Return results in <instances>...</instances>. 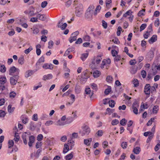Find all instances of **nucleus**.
<instances>
[{"label": "nucleus", "instance_id": "13d9d810", "mask_svg": "<svg viewBox=\"0 0 160 160\" xmlns=\"http://www.w3.org/2000/svg\"><path fill=\"white\" fill-rule=\"evenodd\" d=\"M102 26L103 28L105 29H106L107 28L108 26L107 23L103 20L102 21Z\"/></svg>", "mask_w": 160, "mask_h": 160}, {"label": "nucleus", "instance_id": "f8f14e48", "mask_svg": "<svg viewBox=\"0 0 160 160\" xmlns=\"http://www.w3.org/2000/svg\"><path fill=\"white\" fill-rule=\"evenodd\" d=\"M74 50L75 48L74 47H72L69 48L65 52L64 56H66L68 55L70 52L74 51Z\"/></svg>", "mask_w": 160, "mask_h": 160}, {"label": "nucleus", "instance_id": "72a5a7b5", "mask_svg": "<svg viewBox=\"0 0 160 160\" xmlns=\"http://www.w3.org/2000/svg\"><path fill=\"white\" fill-rule=\"evenodd\" d=\"M23 19H24L23 18L22 19L20 20V24L23 27H24L25 28H27L28 27V24L26 23H23L22 22H21L22 21H23Z\"/></svg>", "mask_w": 160, "mask_h": 160}, {"label": "nucleus", "instance_id": "6ab92c4d", "mask_svg": "<svg viewBox=\"0 0 160 160\" xmlns=\"http://www.w3.org/2000/svg\"><path fill=\"white\" fill-rule=\"evenodd\" d=\"M157 40V36L156 35H153L149 40V42L150 43H153Z\"/></svg>", "mask_w": 160, "mask_h": 160}, {"label": "nucleus", "instance_id": "5701e85b", "mask_svg": "<svg viewBox=\"0 0 160 160\" xmlns=\"http://www.w3.org/2000/svg\"><path fill=\"white\" fill-rule=\"evenodd\" d=\"M85 91L86 94L90 95V98L91 97L93 94V92H91V90L90 88H86Z\"/></svg>", "mask_w": 160, "mask_h": 160}, {"label": "nucleus", "instance_id": "aec40b11", "mask_svg": "<svg viewBox=\"0 0 160 160\" xmlns=\"http://www.w3.org/2000/svg\"><path fill=\"white\" fill-rule=\"evenodd\" d=\"M52 74H49L47 75H45L43 77V79L44 80H49L52 78Z\"/></svg>", "mask_w": 160, "mask_h": 160}, {"label": "nucleus", "instance_id": "20e7f679", "mask_svg": "<svg viewBox=\"0 0 160 160\" xmlns=\"http://www.w3.org/2000/svg\"><path fill=\"white\" fill-rule=\"evenodd\" d=\"M24 13L31 17L34 16L37 14L35 12L34 8L32 7H31L28 11L26 10L25 11Z\"/></svg>", "mask_w": 160, "mask_h": 160}, {"label": "nucleus", "instance_id": "4c0bfd02", "mask_svg": "<svg viewBox=\"0 0 160 160\" xmlns=\"http://www.w3.org/2000/svg\"><path fill=\"white\" fill-rule=\"evenodd\" d=\"M101 8V7L100 5L98 6L95 9L94 14L95 15H96L97 14V12H99Z\"/></svg>", "mask_w": 160, "mask_h": 160}, {"label": "nucleus", "instance_id": "338daca9", "mask_svg": "<svg viewBox=\"0 0 160 160\" xmlns=\"http://www.w3.org/2000/svg\"><path fill=\"white\" fill-rule=\"evenodd\" d=\"M32 119L34 121H37L38 120V115L37 114H34L32 116Z\"/></svg>", "mask_w": 160, "mask_h": 160}, {"label": "nucleus", "instance_id": "a19ab883", "mask_svg": "<svg viewBox=\"0 0 160 160\" xmlns=\"http://www.w3.org/2000/svg\"><path fill=\"white\" fill-rule=\"evenodd\" d=\"M153 135L154 133H151V134H150L149 135L148 137L147 140V142H149L150 141L153 137Z\"/></svg>", "mask_w": 160, "mask_h": 160}, {"label": "nucleus", "instance_id": "a211bd4d", "mask_svg": "<svg viewBox=\"0 0 160 160\" xmlns=\"http://www.w3.org/2000/svg\"><path fill=\"white\" fill-rule=\"evenodd\" d=\"M45 61V58L44 56H42L41 57L38 61V62L36 63V65H39L41 63Z\"/></svg>", "mask_w": 160, "mask_h": 160}, {"label": "nucleus", "instance_id": "37998d69", "mask_svg": "<svg viewBox=\"0 0 160 160\" xmlns=\"http://www.w3.org/2000/svg\"><path fill=\"white\" fill-rule=\"evenodd\" d=\"M24 59L23 57H20L19 58L18 60V63L21 65L22 64L24 63Z\"/></svg>", "mask_w": 160, "mask_h": 160}, {"label": "nucleus", "instance_id": "7c9ffc66", "mask_svg": "<svg viewBox=\"0 0 160 160\" xmlns=\"http://www.w3.org/2000/svg\"><path fill=\"white\" fill-rule=\"evenodd\" d=\"M158 110V106H154L153 108L152 113H153L156 114Z\"/></svg>", "mask_w": 160, "mask_h": 160}, {"label": "nucleus", "instance_id": "5fc2aeb1", "mask_svg": "<svg viewBox=\"0 0 160 160\" xmlns=\"http://www.w3.org/2000/svg\"><path fill=\"white\" fill-rule=\"evenodd\" d=\"M112 77L111 76H108L106 78V80L109 83H110L112 82Z\"/></svg>", "mask_w": 160, "mask_h": 160}, {"label": "nucleus", "instance_id": "603ef678", "mask_svg": "<svg viewBox=\"0 0 160 160\" xmlns=\"http://www.w3.org/2000/svg\"><path fill=\"white\" fill-rule=\"evenodd\" d=\"M8 148H10L11 147H12L13 145L14 142L13 140H11L8 141Z\"/></svg>", "mask_w": 160, "mask_h": 160}, {"label": "nucleus", "instance_id": "4d7b16f0", "mask_svg": "<svg viewBox=\"0 0 160 160\" xmlns=\"http://www.w3.org/2000/svg\"><path fill=\"white\" fill-rule=\"evenodd\" d=\"M48 2L47 1H43L42 2L41 4V6L42 8H45L47 5Z\"/></svg>", "mask_w": 160, "mask_h": 160}, {"label": "nucleus", "instance_id": "9b49d317", "mask_svg": "<svg viewBox=\"0 0 160 160\" xmlns=\"http://www.w3.org/2000/svg\"><path fill=\"white\" fill-rule=\"evenodd\" d=\"M22 137L24 144L25 145L27 144V139L28 137V134L26 132H25L22 135Z\"/></svg>", "mask_w": 160, "mask_h": 160}, {"label": "nucleus", "instance_id": "8fccbe9b", "mask_svg": "<svg viewBox=\"0 0 160 160\" xmlns=\"http://www.w3.org/2000/svg\"><path fill=\"white\" fill-rule=\"evenodd\" d=\"M160 146V140L159 141L158 143L155 146L154 148V150L156 152L158 151L159 149V147Z\"/></svg>", "mask_w": 160, "mask_h": 160}, {"label": "nucleus", "instance_id": "052dcab7", "mask_svg": "<svg viewBox=\"0 0 160 160\" xmlns=\"http://www.w3.org/2000/svg\"><path fill=\"white\" fill-rule=\"evenodd\" d=\"M132 108H138L139 107V104L137 102H134L132 105Z\"/></svg>", "mask_w": 160, "mask_h": 160}, {"label": "nucleus", "instance_id": "c85d7f7f", "mask_svg": "<svg viewBox=\"0 0 160 160\" xmlns=\"http://www.w3.org/2000/svg\"><path fill=\"white\" fill-rule=\"evenodd\" d=\"M32 71H28L25 74V77L26 78H28L29 76H31L32 74Z\"/></svg>", "mask_w": 160, "mask_h": 160}, {"label": "nucleus", "instance_id": "6e6552de", "mask_svg": "<svg viewBox=\"0 0 160 160\" xmlns=\"http://www.w3.org/2000/svg\"><path fill=\"white\" fill-rule=\"evenodd\" d=\"M151 86L149 84H147L145 86L144 92L147 95H149L150 92Z\"/></svg>", "mask_w": 160, "mask_h": 160}, {"label": "nucleus", "instance_id": "a18cd8bd", "mask_svg": "<svg viewBox=\"0 0 160 160\" xmlns=\"http://www.w3.org/2000/svg\"><path fill=\"white\" fill-rule=\"evenodd\" d=\"M126 121L125 118H123L120 121V124L122 126H125L126 125Z\"/></svg>", "mask_w": 160, "mask_h": 160}, {"label": "nucleus", "instance_id": "0e129e2a", "mask_svg": "<svg viewBox=\"0 0 160 160\" xmlns=\"http://www.w3.org/2000/svg\"><path fill=\"white\" fill-rule=\"evenodd\" d=\"M6 114L5 112L2 110L0 111V117L1 118L4 117Z\"/></svg>", "mask_w": 160, "mask_h": 160}, {"label": "nucleus", "instance_id": "bb28decb", "mask_svg": "<svg viewBox=\"0 0 160 160\" xmlns=\"http://www.w3.org/2000/svg\"><path fill=\"white\" fill-rule=\"evenodd\" d=\"M73 157V155L72 152L66 156L65 158L66 160H70Z\"/></svg>", "mask_w": 160, "mask_h": 160}, {"label": "nucleus", "instance_id": "ddd939ff", "mask_svg": "<svg viewBox=\"0 0 160 160\" xmlns=\"http://www.w3.org/2000/svg\"><path fill=\"white\" fill-rule=\"evenodd\" d=\"M42 68L45 69H52L53 68V65L51 64H48V63L44 64L42 66Z\"/></svg>", "mask_w": 160, "mask_h": 160}, {"label": "nucleus", "instance_id": "423d86ee", "mask_svg": "<svg viewBox=\"0 0 160 160\" xmlns=\"http://www.w3.org/2000/svg\"><path fill=\"white\" fill-rule=\"evenodd\" d=\"M102 56L101 55L98 56L97 57L94 58L92 61V63L94 64V65L99 64L102 59Z\"/></svg>", "mask_w": 160, "mask_h": 160}, {"label": "nucleus", "instance_id": "dca6fc26", "mask_svg": "<svg viewBox=\"0 0 160 160\" xmlns=\"http://www.w3.org/2000/svg\"><path fill=\"white\" fill-rule=\"evenodd\" d=\"M92 141V138L85 139L84 140V143L85 145L88 146H89L90 145Z\"/></svg>", "mask_w": 160, "mask_h": 160}, {"label": "nucleus", "instance_id": "de8ad7c7", "mask_svg": "<svg viewBox=\"0 0 160 160\" xmlns=\"http://www.w3.org/2000/svg\"><path fill=\"white\" fill-rule=\"evenodd\" d=\"M0 71L2 72H4L6 71V67L4 65H1L0 67Z\"/></svg>", "mask_w": 160, "mask_h": 160}, {"label": "nucleus", "instance_id": "9d476101", "mask_svg": "<svg viewBox=\"0 0 160 160\" xmlns=\"http://www.w3.org/2000/svg\"><path fill=\"white\" fill-rule=\"evenodd\" d=\"M154 57V52L152 50H150L147 53L146 58L148 60H151Z\"/></svg>", "mask_w": 160, "mask_h": 160}, {"label": "nucleus", "instance_id": "6e6d98bb", "mask_svg": "<svg viewBox=\"0 0 160 160\" xmlns=\"http://www.w3.org/2000/svg\"><path fill=\"white\" fill-rule=\"evenodd\" d=\"M119 123V121L118 120L115 119L113 120L112 122V125H115Z\"/></svg>", "mask_w": 160, "mask_h": 160}, {"label": "nucleus", "instance_id": "4468645a", "mask_svg": "<svg viewBox=\"0 0 160 160\" xmlns=\"http://www.w3.org/2000/svg\"><path fill=\"white\" fill-rule=\"evenodd\" d=\"M29 142L28 144L30 147H31L32 146V144L34 141V137L32 136H31L29 137Z\"/></svg>", "mask_w": 160, "mask_h": 160}, {"label": "nucleus", "instance_id": "bf43d9fd", "mask_svg": "<svg viewBox=\"0 0 160 160\" xmlns=\"http://www.w3.org/2000/svg\"><path fill=\"white\" fill-rule=\"evenodd\" d=\"M43 137L42 134H39L37 137V139L38 141H41L43 138Z\"/></svg>", "mask_w": 160, "mask_h": 160}, {"label": "nucleus", "instance_id": "69168bd1", "mask_svg": "<svg viewBox=\"0 0 160 160\" xmlns=\"http://www.w3.org/2000/svg\"><path fill=\"white\" fill-rule=\"evenodd\" d=\"M53 44V42L52 41H50L48 42V48L49 49H51L52 48Z\"/></svg>", "mask_w": 160, "mask_h": 160}, {"label": "nucleus", "instance_id": "680f3d73", "mask_svg": "<svg viewBox=\"0 0 160 160\" xmlns=\"http://www.w3.org/2000/svg\"><path fill=\"white\" fill-rule=\"evenodd\" d=\"M146 72L145 71L142 70L141 72V74L142 77L143 78H144L146 77Z\"/></svg>", "mask_w": 160, "mask_h": 160}, {"label": "nucleus", "instance_id": "393cba45", "mask_svg": "<svg viewBox=\"0 0 160 160\" xmlns=\"http://www.w3.org/2000/svg\"><path fill=\"white\" fill-rule=\"evenodd\" d=\"M73 121V118L72 117H69L67 118L65 122V124H68L71 123Z\"/></svg>", "mask_w": 160, "mask_h": 160}, {"label": "nucleus", "instance_id": "c756f323", "mask_svg": "<svg viewBox=\"0 0 160 160\" xmlns=\"http://www.w3.org/2000/svg\"><path fill=\"white\" fill-rule=\"evenodd\" d=\"M6 82V78L5 77H2L0 78V83L2 84H4Z\"/></svg>", "mask_w": 160, "mask_h": 160}, {"label": "nucleus", "instance_id": "7ed1b4c3", "mask_svg": "<svg viewBox=\"0 0 160 160\" xmlns=\"http://www.w3.org/2000/svg\"><path fill=\"white\" fill-rule=\"evenodd\" d=\"M88 78L87 73L86 71L83 72L82 74L81 78H79V76L77 78L78 79H79L80 81L82 83H84L87 81Z\"/></svg>", "mask_w": 160, "mask_h": 160}, {"label": "nucleus", "instance_id": "864d4df0", "mask_svg": "<svg viewBox=\"0 0 160 160\" xmlns=\"http://www.w3.org/2000/svg\"><path fill=\"white\" fill-rule=\"evenodd\" d=\"M147 24L146 23H144L142 24L140 27V31L141 32L146 27Z\"/></svg>", "mask_w": 160, "mask_h": 160}, {"label": "nucleus", "instance_id": "4be33fe9", "mask_svg": "<svg viewBox=\"0 0 160 160\" xmlns=\"http://www.w3.org/2000/svg\"><path fill=\"white\" fill-rule=\"evenodd\" d=\"M141 151V148L138 147H137L134 148L133 150V152L134 153L138 154Z\"/></svg>", "mask_w": 160, "mask_h": 160}, {"label": "nucleus", "instance_id": "473e14b6", "mask_svg": "<svg viewBox=\"0 0 160 160\" xmlns=\"http://www.w3.org/2000/svg\"><path fill=\"white\" fill-rule=\"evenodd\" d=\"M88 56V53H83L82 55V56L81 57V58L83 61H84L85 59L87 58Z\"/></svg>", "mask_w": 160, "mask_h": 160}, {"label": "nucleus", "instance_id": "f03ea898", "mask_svg": "<svg viewBox=\"0 0 160 160\" xmlns=\"http://www.w3.org/2000/svg\"><path fill=\"white\" fill-rule=\"evenodd\" d=\"M82 130L79 132L82 136L88 135L90 132V128L87 126H85L82 128Z\"/></svg>", "mask_w": 160, "mask_h": 160}, {"label": "nucleus", "instance_id": "b1692460", "mask_svg": "<svg viewBox=\"0 0 160 160\" xmlns=\"http://www.w3.org/2000/svg\"><path fill=\"white\" fill-rule=\"evenodd\" d=\"M100 72L98 70L94 71L93 73V75L95 78L98 77L100 75Z\"/></svg>", "mask_w": 160, "mask_h": 160}, {"label": "nucleus", "instance_id": "2eb2a0df", "mask_svg": "<svg viewBox=\"0 0 160 160\" xmlns=\"http://www.w3.org/2000/svg\"><path fill=\"white\" fill-rule=\"evenodd\" d=\"M37 17L38 18L39 20L42 21H45L46 19L45 15L41 14L40 13L38 14L37 15Z\"/></svg>", "mask_w": 160, "mask_h": 160}, {"label": "nucleus", "instance_id": "49530a36", "mask_svg": "<svg viewBox=\"0 0 160 160\" xmlns=\"http://www.w3.org/2000/svg\"><path fill=\"white\" fill-rule=\"evenodd\" d=\"M133 84L134 87H137L138 86L139 83L137 79H135L133 81Z\"/></svg>", "mask_w": 160, "mask_h": 160}, {"label": "nucleus", "instance_id": "39448f33", "mask_svg": "<svg viewBox=\"0 0 160 160\" xmlns=\"http://www.w3.org/2000/svg\"><path fill=\"white\" fill-rule=\"evenodd\" d=\"M19 77V76L18 75L13 76L10 77V84L12 85H16L17 82V80Z\"/></svg>", "mask_w": 160, "mask_h": 160}, {"label": "nucleus", "instance_id": "f3484780", "mask_svg": "<svg viewBox=\"0 0 160 160\" xmlns=\"http://www.w3.org/2000/svg\"><path fill=\"white\" fill-rule=\"evenodd\" d=\"M41 47V46L40 44H38L36 46V52L38 56H39L40 55L41 53V50L40 49V48Z\"/></svg>", "mask_w": 160, "mask_h": 160}, {"label": "nucleus", "instance_id": "774afa93", "mask_svg": "<svg viewBox=\"0 0 160 160\" xmlns=\"http://www.w3.org/2000/svg\"><path fill=\"white\" fill-rule=\"evenodd\" d=\"M103 148H105L107 147L108 145V142L107 141H104L102 143Z\"/></svg>", "mask_w": 160, "mask_h": 160}, {"label": "nucleus", "instance_id": "c03bdc74", "mask_svg": "<svg viewBox=\"0 0 160 160\" xmlns=\"http://www.w3.org/2000/svg\"><path fill=\"white\" fill-rule=\"evenodd\" d=\"M121 146L123 149H126L128 146L127 143L126 142H123L122 143Z\"/></svg>", "mask_w": 160, "mask_h": 160}, {"label": "nucleus", "instance_id": "2f4dec72", "mask_svg": "<svg viewBox=\"0 0 160 160\" xmlns=\"http://www.w3.org/2000/svg\"><path fill=\"white\" fill-rule=\"evenodd\" d=\"M111 88L110 86H108V88L106 89L104 91V93L106 95H108L111 91Z\"/></svg>", "mask_w": 160, "mask_h": 160}, {"label": "nucleus", "instance_id": "3c124183", "mask_svg": "<svg viewBox=\"0 0 160 160\" xmlns=\"http://www.w3.org/2000/svg\"><path fill=\"white\" fill-rule=\"evenodd\" d=\"M160 24L159 20L158 18H157L155 21L154 25L156 27H158Z\"/></svg>", "mask_w": 160, "mask_h": 160}, {"label": "nucleus", "instance_id": "0eeeda50", "mask_svg": "<svg viewBox=\"0 0 160 160\" xmlns=\"http://www.w3.org/2000/svg\"><path fill=\"white\" fill-rule=\"evenodd\" d=\"M111 61L110 59H103L102 63L100 67L102 68H103L104 67V66L106 64H109L111 63Z\"/></svg>", "mask_w": 160, "mask_h": 160}, {"label": "nucleus", "instance_id": "1a4fd4ad", "mask_svg": "<svg viewBox=\"0 0 160 160\" xmlns=\"http://www.w3.org/2000/svg\"><path fill=\"white\" fill-rule=\"evenodd\" d=\"M19 72V70L18 68H16L14 66H13L10 68L9 70V74L10 75H12L13 73L15 72Z\"/></svg>", "mask_w": 160, "mask_h": 160}, {"label": "nucleus", "instance_id": "79ce46f5", "mask_svg": "<svg viewBox=\"0 0 160 160\" xmlns=\"http://www.w3.org/2000/svg\"><path fill=\"white\" fill-rule=\"evenodd\" d=\"M33 48L32 47H30L28 48L25 50L24 51V53L26 54H28L32 50Z\"/></svg>", "mask_w": 160, "mask_h": 160}, {"label": "nucleus", "instance_id": "c9c22d12", "mask_svg": "<svg viewBox=\"0 0 160 160\" xmlns=\"http://www.w3.org/2000/svg\"><path fill=\"white\" fill-rule=\"evenodd\" d=\"M19 136L18 135V133L15 132V133L14 138V140L15 142H17L19 141Z\"/></svg>", "mask_w": 160, "mask_h": 160}, {"label": "nucleus", "instance_id": "f704fd0d", "mask_svg": "<svg viewBox=\"0 0 160 160\" xmlns=\"http://www.w3.org/2000/svg\"><path fill=\"white\" fill-rule=\"evenodd\" d=\"M108 103L109 104V106L111 108H113L114 107L115 102L113 100H111L109 101Z\"/></svg>", "mask_w": 160, "mask_h": 160}, {"label": "nucleus", "instance_id": "a878e982", "mask_svg": "<svg viewBox=\"0 0 160 160\" xmlns=\"http://www.w3.org/2000/svg\"><path fill=\"white\" fill-rule=\"evenodd\" d=\"M132 12L131 10H129L123 15V17L125 18L127 17L128 16H129L132 15Z\"/></svg>", "mask_w": 160, "mask_h": 160}, {"label": "nucleus", "instance_id": "f257e3e1", "mask_svg": "<svg viewBox=\"0 0 160 160\" xmlns=\"http://www.w3.org/2000/svg\"><path fill=\"white\" fill-rule=\"evenodd\" d=\"M73 4L77 6L76 8L75 11V13L76 16L78 17H81L83 13L82 4L78 0H75Z\"/></svg>", "mask_w": 160, "mask_h": 160}, {"label": "nucleus", "instance_id": "ea45409f", "mask_svg": "<svg viewBox=\"0 0 160 160\" xmlns=\"http://www.w3.org/2000/svg\"><path fill=\"white\" fill-rule=\"evenodd\" d=\"M90 85L91 88H92V89L93 90H95L96 91L98 89V87L97 85L96 84L94 83H92Z\"/></svg>", "mask_w": 160, "mask_h": 160}, {"label": "nucleus", "instance_id": "cd10ccee", "mask_svg": "<svg viewBox=\"0 0 160 160\" xmlns=\"http://www.w3.org/2000/svg\"><path fill=\"white\" fill-rule=\"evenodd\" d=\"M15 109L14 107H12L11 105H9L8 107V110L9 112H13Z\"/></svg>", "mask_w": 160, "mask_h": 160}, {"label": "nucleus", "instance_id": "412c9836", "mask_svg": "<svg viewBox=\"0 0 160 160\" xmlns=\"http://www.w3.org/2000/svg\"><path fill=\"white\" fill-rule=\"evenodd\" d=\"M69 150V148L67 144H65L64 145V147L63 150V153H65L67 152Z\"/></svg>", "mask_w": 160, "mask_h": 160}, {"label": "nucleus", "instance_id": "e2e57ef3", "mask_svg": "<svg viewBox=\"0 0 160 160\" xmlns=\"http://www.w3.org/2000/svg\"><path fill=\"white\" fill-rule=\"evenodd\" d=\"M67 140V137L65 136H63L61 137L60 139V140L62 142H65Z\"/></svg>", "mask_w": 160, "mask_h": 160}, {"label": "nucleus", "instance_id": "58836bf2", "mask_svg": "<svg viewBox=\"0 0 160 160\" xmlns=\"http://www.w3.org/2000/svg\"><path fill=\"white\" fill-rule=\"evenodd\" d=\"M16 95V93L14 91H12L9 93V97L11 98H12L15 97Z\"/></svg>", "mask_w": 160, "mask_h": 160}, {"label": "nucleus", "instance_id": "09e8293b", "mask_svg": "<svg viewBox=\"0 0 160 160\" xmlns=\"http://www.w3.org/2000/svg\"><path fill=\"white\" fill-rule=\"evenodd\" d=\"M77 37L75 36H71L70 38V39H69V41L70 43H72L73 42L75 41L77 39Z\"/></svg>", "mask_w": 160, "mask_h": 160}, {"label": "nucleus", "instance_id": "e433bc0d", "mask_svg": "<svg viewBox=\"0 0 160 160\" xmlns=\"http://www.w3.org/2000/svg\"><path fill=\"white\" fill-rule=\"evenodd\" d=\"M65 122H62L60 120H58L57 122L56 125L57 126H63L65 125Z\"/></svg>", "mask_w": 160, "mask_h": 160}]
</instances>
